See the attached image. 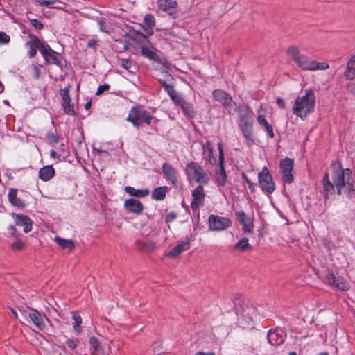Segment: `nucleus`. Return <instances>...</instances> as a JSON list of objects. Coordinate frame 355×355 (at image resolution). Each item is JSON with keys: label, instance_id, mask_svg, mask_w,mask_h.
Returning a JSON list of instances; mask_svg holds the SVG:
<instances>
[{"label": "nucleus", "instance_id": "nucleus-1", "mask_svg": "<svg viewBox=\"0 0 355 355\" xmlns=\"http://www.w3.org/2000/svg\"><path fill=\"white\" fill-rule=\"evenodd\" d=\"M332 179L334 183H331L329 180V176L327 173H325L323 176L322 185L326 198L329 195L334 194L335 189L338 195H340L342 193H349L354 190V180L349 168L334 170Z\"/></svg>", "mask_w": 355, "mask_h": 355}, {"label": "nucleus", "instance_id": "nucleus-2", "mask_svg": "<svg viewBox=\"0 0 355 355\" xmlns=\"http://www.w3.org/2000/svg\"><path fill=\"white\" fill-rule=\"evenodd\" d=\"M286 54L297 67L303 71H314L317 70H325L329 68L328 63L318 62L306 55L302 54L300 49L295 45L289 46L286 49Z\"/></svg>", "mask_w": 355, "mask_h": 355}, {"label": "nucleus", "instance_id": "nucleus-3", "mask_svg": "<svg viewBox=\"0 0 355 355\" xmlns=\"http://www.w3.org/2000/svg\"><path fill=\"white\" fill-rule=\"evenodd\" d=\"M239 116L238 125L243 137L245 139L248 146H252L254 144L253 138V112L245 104H240L237 107Z\"/></svg>", "mask_w": 355, "mask_h": 355}, {"label": "nucleus", "instance_id": "nucleus-4", "mask_svg": "<svg viewBox=\"0 0 355 355\" xmlns=\"http://www.w3.org/2000/svg\"><path fill=\"white\" fill-rule=\"evenodd\" d=\"M315 97L312 89H308L304 94L298 96L292 106L294 115L304 120L314 110Z\"/></svg>", "mask_w": 355, "mask_h": 355}, {"label": "nucleus", "instance_id": "nucleus-5", "mask_svg": "<svg viewBox=\"0 0 355 355\" xmlns=\"http://www.w3.org/2000/svg\"><path fill=\"white\" fill-rule=\"evenodd\" d=\"M185 174L189 182L195 181L200 184L207 185L210 182V175L198 162H191L185 166Z\"/></svg>", "mask_w": 355, "mask_h": 355}, {"label": "nucleus", "instance_id": "nucleus-6", "mask_svg": "<svg viewBox=\"0 0 355 355\" xmlns=\"http://www.w3.org/2000/svg\"><path fill=\"white\" fill-rule=\"evenodd\" d=\"M217 146L218 150V165L214 169V180L219 190H221V188L226 185L227 175L224 167L225 155L223 144L219 142Z\"/></svg>", "mask_w": 355, "mask_h": 355}, {"label": "nucleus", "instance_id": "nucleus-7", "mask_svg": "<svg viewBox=\"0 0 355 355\" xmlns=\"http://www.w3.org/2000/svg\"><path fill=\"white\" fill-rule=\"evenodd\" d=\"M152 119L153 116L147 110L137 107H132L127 117V120L135 127L139 126L141 121L150 124Z\"/></svg>", "mask_w": 355, "mask_h": 355}, {"label": "nucleus", "instance_id": "nucleus-8", "mask_svg": "<svg viewBox=\"0 0 355 355\" xmlns=\"http://www.w3.org/2000/svg\"><path fill=\"white\" fill-rule=\"evenodd\" d=\"M259 185L261 191L267 195H270L275 190V184L268 168L264 166L258 173Z\"/></svg>", "mask_w": 355, "mask_h": 355}, {"label": "nucleus", "instance_id": "nucleus-9", "mask_svg": "<svg viewBox=\"0 0 355 355\" xmlns=\"http://www.w3.org/2000/svg\"><path fill=\"white\" fill-rule=\"evenodd\" d=\"M209 230L210 231H223L232 225V220L227 217L211 214L208 219Z\"/></svg>", "mask_w": 355, "mask_h": 355}, {"label": "nucleus", "instance_id": "nucleus-10", "mask_svg": "<svg viewBox=\"0 0 355 355\" xmlns=\"http://www.w3.org/2000/svg\"><path fill=\"white\" fill-rule=\"evenodd\" d=\"M21 312L28 315L34 325L40 330H44L46 327L44 322V316L38 311L31 307L19 308Z\"/></svg>", "mask_w": 355, "mask_h": 355}, {"label": "nucleus", "instance_id": "nucleus-11", "mask_svg": "<svg viewBox=\"0 0 355 355\" xmlns=\"http://www.w3.org/2000/svg\"><path fill=\"white\" fill-rule=\"evenodd\" d=\"M324 282L340 291H347L349 288V284L346 279L340 276H335L330 272L326 273Z\"/></svg>", "mask_w": 355, "mask_h": 355}, {"label": "nucleus", "instance_id": "nucleus-12", "mask_svg": "<svg viewBox=\"0 0 355 355\" xmlns=\"http://www.w3.org/2000/svg\"><path fill=\"white\" fill-rule=\"evenodd\" d=\"M214 98L220 103L229 112L232 109L234 101L231 96L222 89H215L212 92Z\"/></svg>", "mask_w": 355, "mask_h": 355}, {"label": "nucleus", "instance_id": "nucleus-13", "mask_svg": "<svg viewBox=\"0 0 355 355\" xmlns=\"http://www.w3.org/2000/svg\"><path fill=\"white\" fill-rule=\"evenodd\" d=\"M279 166L283 180L286 183L291 184L293 181V176L292 174L293 168V159L289 158L284 159L280 162Z\"/></svg>", "mask_w": 355, "mask_h": 355}, {"label": "nucleus", "instance_id": "nucleus-14", "mask_svg": "<svg viewBox=\"0 0 355 355\" xmlns=\"http://www.w3.org/2000/svg\"><path fill=\"white\" fill-rule=\"evenodd\" d=\"M40 53L44 59L49 64H58L60 60L61 55L59 53L53 50L46 43L41 46Z\"/></svg>", "mask_w": 355, "mask_h": 355}, {"label": "nucleus", "instance_id": "nucleus-15", "mask_svg": "<svg viewBox=\"0 0 355 355\" xmlns=\"http://www.w3.org/2000/svg\"><path fill=\"white\" fill-rule=\"evenodd\" d=\"M235 215L238 221L242 225L243 230L248 234L252 233L254 229L253 218L247 216L243 210L236 211Z\"/></svg>", "mask_w": 355, "mask_h": 355}, {"label": "nucleus", "instance_id": "nucleus-16", "mask_svg": "<svg viewBox=\"0 0 355 355\" xmlns=\"http://www.w3.org/2000/svg\"><path fill=\"white\" fill-rule=\"evenodd\" d=\"M192 201L191 207L192 209H198L204 204L205 193L203 187L201 184L198 185L191 192Z\"/></svg>", "mask_w": 355, "mask_h": 355}, {"label": "nucleus", "instance_id": "nucleus-17", "mask_svg": "<svg viewBox=\"0 0 355 355\" xmlns=\"http://www.w3.org/2000/svg\"><path fill=\"white\" fill-rule=\"evenodd\" d=\"M202 159L206 164L214 166L216 164V159L214 155V145L210 141L202 144Z\"/></svg>", "mask_w": 355, "mask_h": 355}, {"label": "nucleus", "instance_id": "nucleus-18", "mask_svg": "<svg viewBox=\"0 0 355 355\" xmlns=\"http://www.w3.org/2000/svg\"><path fill=\"white\" fill-rule=\"evenodd\" d=\"M191 247V240L189 237L179 242L175 247L170 250L166 256L175 258L179 256L182 252L189 250Z\"/></svg>", "mask_w": 355, "mask_h": 355}, {"label": "nucleus", "instance_id": "nucleus-19", "mask_svg": "<svg viewBox=\"0 0 355 355\" xmlns=\"http://www.w3.org/2000/svg\"><path fill=\"white\" fill-rule=\"evenodd\" d=\"M11 216L15 225L23 226L25 233H28L32 230V220L28 216L15 213L11 214Z\"/></svg>", "mask_w": 355, "mask_h": 355}, {"label": "nucleus", "instance_id": "nucleus-20", "mask_svg": "<svg viewBox=\"0 0 355 355\" xmlns=\"http://www.w3.org/2000/svg\"><path fill=\"white\" fill-rule=\"evenodd\" d=\"M285 339V334L282 329H270L268 333V343L272 345H279Z\"/></svg>", "mask_w": 355, "mask_h": 355}, {"label": "nucleus", "instance_id": "nucleus-21", "mask_svg": "<svg viewBox=\"0 0 355 355\" xmlns=\"http://www.w3.org/2000/svg\"><path fill=\"white\" fill-rule=\"evenodd\" d=\"M164 178L169 181L173 185L178 184V172L176 169L167 163H164L162 166Z\"/></svg>", "mask_w": 355, "mask_h": 355}, {"label": "nucleus", "instance_id": "nucleus-22", "mask_svg": "<svg viewBox=\"0 0 355 355\" xmlns=\"http://www.w3.org/2000/svg\"><path fill=\"white\" fill-rule=\"evenodd\" d=\"M124 208L127 211L135 214H140L144 210V205L138 200L130 198L125 200Z\"/></svg>", "mask_w": 355, "mask_h": 355}, {"label": "nucleus", "instance_id": "nucleus-23", "mask_svg": "<svg viewBox=\"0 0 355 355\" xmlns=\"http://www.w3.org/2000/svg\"><path fill=\"white\" fill-rule=\"evenodd\" d=\"M31 40L26 44L29 47L28 55L31 58H34L37 54V49L40 51L41 46L44 45V42L40 40L37 37L30 35Z\"/></svg>", "mask_w": 355, "mask_h": 355}, {"label": "nucleus", "instance_id": "nucleus-24", "mask_svg": "<svg viewBox=\"0 0 355 355\" xmlns=\"http://www.w3.org/2000/svg\"><path fill=\"white\" fill-rule=\"evenodd\" d=\"M261 110L262 106H261L260 109L258 110V114L257 118V123L260 126L264 128L270 138H273L275 136L273 128L272 125L269 124V123L266 119V116L261 114Z\"/></svg>", "mask_w": 355, "mask_h": 355}, {"label": "nucleus", "instance_id": "nucleus-25", "mask_svg": "<svg viewBox=\"0 0 355 355\" xmlns=\"http://www.w3.org/2000/svg\"><path fill=\"white\" fill-rule=\"evenodd\" d=\"M344 76L346 79L349 80L355 78V54L349 59Z\"/></svg>", "mask_w": 355, "mask_h": 355}, {"label": "nucleus", "instance_id": "nucleus-26", "mask_svg": "<svg viewBox=\"0 0 355 355\" xmlns=\"http://www.w3.org/2000/svg\"><path fill=\"white\" fill-rule=\"evenodd\" d=\"M55 175V169L51 165H47L40 169L39 178L43 181L51 180Z\"/></svg>", "mask_w": 355, "mask_h": 355}, {"label": "nucleus", "instance_id": "nucleus-27", "mask_svg": "<svg viewBox=\"0 0 355 355\" xmlns=\"http://www.w3.org/2000/svg\"><path fill=\"white\" fill-rule=\"evenodd\" d=\"M17 192L15 189H10L8 194L9 202L16 207L24 208L25 203L20 198H17Z\"/></svg>", "mask_w": 355, "mask_h": 355}, {"label": "nucleus", "instance_id": "nucleus-28", "mask_svg": "<svg viewBox=\"0 0 355 355\" xmlns=\"http://www.w3.org/2000/svg\"><path fill=\"white\" fill-rule=\"evenodd\" d=\"M125 191L130 196L137 198H144L150 193V191L148 189H137L130 186L125 187Z\"/></svg>", "mask_w": 355, "mask_h": 355}, {"label": "nucleus", "instance_id": "nucleus-29", "mask_svg": "<svg viewBox=\"0 0 355 355\" xmlns=\"http://www.w3.org/2000/svg\"><path fill=\"white\" fill-rule=\"evenodd\" d=\"M144 23L145 26H146L145 28L146 35H144L145 37H147L153 33V27L155 24V17L151 14H148L145 16Z\"/></svg>", "mask_w": 355, "mask_h": 355}, {"label": "nucleus", "instance_id": "nucleus-30", "mask_svg": "<svg viewBox=\"0 0 355 355\" xmlns=\"http://www.w3.org/2000/svg\"><path fill=\"white\" fill-rule=\"evenodd\" d=\"M141 52L142 55L152 60H156L158 58L155 48L151 44L142 46Z\"/></svg>", "mask_w": 355, "mask_h": 355}, {"label": "nucleus", "instance_id": "nucleus-31", "mask_svg": "<svg viewBox=\"0 0 355 355\" xmlns=\"http://www.w3.org/2000/svg\"><path fill=\"white\" fill-rule=\"evenodd\" d=\"M184 115L189 118H193L196 115V112L193 107V105L186 102L184 100L182 103L179 105Z\"/></svg>", "mask_w": 355, "mask_h": 355}, {"label": "nucleus", "instance_id": "nucleus-32", "mask_svg": "<svg viewBox=\"0 0 355 355\" xmlns=\"http://www.w3.org/2000/svg\"><path fill=\"white\" fill-rule=\"evenodd\" d=\"M168 187L166 186L157 187L152 193V198L156 200H162L165 198Z\"/></svg>", "mask_w": 355, "mask_h": 355}, {"label": "nucleus", "instance_id": "nucleus-33", "mask_svg": "<svg viewBox=\"0 0 355 355\" xmlns=\"http://www.w3.org/2000/svg\"><path fill=\"white\" fill-rule=\"evenodd\" d=\"M54 241L62 248L71 250L75 248L74 243L71 239H65L56 236L55 237Z\"/></svg>", "mask_w": 355, "mask_h": 355}, {"label": "nucleus", "instance_id": "nucleus-34", "mask_svg": "<svg viewBox=\"0 0 355 355\" xmlns=\"http://www.w3.org/2000/svg\"><path fill=\"white\" fill-rule=\"evenodd\" d=\"M158 6L159 9L163 11H166L171 8H175L177 6V2L173 0H158Z\"/></svg>", "mask_w": 355, "mask_h": 355}, {"label": "nucleus", "instance_id": "nucleus-35", "mask_svg": "<svg viewBox=\"0 0 355 355\" xmlns=\"http://www.w3.org/2000/svg\"><path fill=\"white\" fill-rule=\"evenodd\" d=\"M251 248L248 242V239L246 237L241 238L234 246L235 250L245 251Z\"/></svg>", "mask_w": 355, "mask_h": 355}, {"label": "nucleus", "instance_id": "nucleus-36", "mask_svg": "<svg viewBox=\"0 0 355 355\" xmlns=\"http://www.w3.org/2000/svg\"><path fill=\"white\" fill-rule=\"evenodd\" d=\"M98 27L101 31L110 33L113 31V28L111 24L107 21L105 19H101L98 21Z\"/></svg>", "mask_w": 355, "mask_h": 355}, {"label": "nucleus", "instance_id": "nucleus-37", "mask_svg": "<svg viewBox=\"0 0 355 355\" xmlns=\"http://www.w3.org/2000/svg\"><path fill=\"white\" fill-rule=\"evenodd\" d=\"M167 94H168L171 100L174 102V103L178 106L184 101V99L180 95H178V94L173 88H168Z\"/></svg>", "mask_w": 355, "mask_h": 355}, {"label": "nucleus", "instance_id": "nucleus-38", "mask_svg": "<svg viewBox=\"0 0 355 355\" xmlns=\"http://www.w3.org/2000/svg\"><path fill=\"white\" fill-rule=\"evenodd\" d=\"M62 106L65 114L71 116L76 114L73 105L71 103V101L62 102Z\"/></svg>", "mask_w": 355, "mask_h": 355}, {"label": "nucleus", "instance_id": "nucleus-39", "mask_svg": "<svg viewBox=\"0 0 355 355\" xmlns=\"http://www.w3.org/2000/svg\"><path fill=\"white\" fill-rule=\"evenodd\" d=\"M73 319L74 320L73 329L76 332L80 333L81 331V328H80V325L82 322V318L80 315H78L77 313H73Z\"/></svg>", "mask_w": 355, "mask_h": 355}, {"label": "nucleus", "instance_id": "nucleus-40", "mask_svg": "<svg viewBox=\"0 0 355 355\" xmlns=\"http://www.w3.org/2000/svg\"><path fill=\"white\" fill-rule=\"evenodd\" d=\"M69 89H70V86L67 85L64 89L60 90V95L62 97V102L67 101H71V98L69 94Z\"/></svg>", "mask_w": 355, "mask_h": 355}, {"label": "nucleus", "instance_id": "nucleus-41", "mask_svg": "<svg viewBox=\"0 0 355 355\" xmlns=\"http://www.w3.org/2000/svg\"><path fill=\"white\" fill-rule=\"evenodd\" d=\"M243 318H248L250 320L256 316L255 311L253 309L248 308L244 309L241 313Z\"/></svg>", "mask_w": 355, "mask_h": 355}, {"label": "nucleus", "instance_id": "nucleus-42", "mask_svg": "<svg viewBox=\"0 0 355 355\" xmlns=\"http://www.w3.org/2000/svg\"><path fill=\"white\" fill-rule=\"evenodd\" d=\"M89 343L90 346L92 347V349L94 350L99 351L101 349V344L96 337H94V336L91 337L89 338Z\"/></svg>", "mask_w": 355, "mask_h": 355}, {"label": "nucleus", "instance_id": "nucleus-43", "mask_svg": "<svg viewBox=\"0 0 355 355\" xmlns=\"http://www.w3.org/2000/svg\"><path fill=\"white\" fill-rule=\"evenodd\" d=\"M30 21L31 25L37 30H40L44 27L43 24L39 19H33Z\"/></svg>", "mask_w": 355, "mask_h": 355}, {"label": "nucleus", "instance_id": "nucleus-44", "mask_svg": "<svg viewBox=\"0 0 355 355\" xmlns=\"http://www.w3.org/2000/svg\"><path fill=\"white\" fill-rule=\"evenodd\" d=\"M10 37L4 32H0V45L8 43Z\"/></svg>", "mask_w": 355, "mask_h": 355}, {"label": "nucleus", "instance_id": "nucleus-45", "mask_svg": "<svg viewBox=\"0 0 355 355\" xmlns=\"http://www.w3.org/2000/svg\"><path fill=\"white\" fill-rule=\"evenodd\" d=\"M37 4L42 6H48L56 2V0H34Z\"/></svg>", "mask_w": 355, "mask_h": 355}, {"label": "nucleus", "instance_id": "nucleus-46", "mask_svg": "<svg viewBox=\"0 0 355 355\" xmlns=\"http://www.w3.org/2000/svg\"><path fill=\"white\" fill-rule=\"evenodd\" d=\"M24 246V243L21 241H17L12 243L11 248L13 250H19L23 249Z\"/></svg>", "mask_w": 355, "mask_h": 355}, {"label": "nucleus", "instance_id": "nucleus-47", "mask_svg": "<svg viewBox=\"0 0 355 355\" xmlns=\"http://www.w3.org/2000/svg\"><path fill=\"white\" fill-rule=\"evenodd\" d=\"M41 69L40 66L34 65L33 67V75L35 79H38L40 77Z\"/></svg>", "mask_w": 355, "mask_h": 355}, {"label": "nucleus", "instance_id": "nucleus-48", "mask_svg": "<svg viewBox=\"0 0 355 355\" xmlns=\"http://www.w3.org/2000/svg\"><path fill=\"white\" fill-rule=\"evenodd\" d=\"M110 88V85H107V84H104V85H100L98 89H97V91L96 92V95H101L105 91H107Z\"/></svg>", "mask_w": 355, "mask_h": 355}, {"label": "nucleus", "instance_id": "nucleus-49", "mask_svg": "<svg viewBox=\"0 0 355 355\" xmlns=\"http://www.w3.org/2000/svg\"><path fill=\"white\" fill-rule=\"evenodd\" d=\"M47 138L49 143L51 144H57L59 140L58 136L54 134H48Z\"/></svg>", "mask_w": 355, "mask_h": 355}, {"label": "nucleus", "instance_id": "nucleus-50", "mask_svg": "<svg viewBox=\"0 0 355 355\" xmlns=\"http://www.w3.org/2000/svg\"><path fill=\"white\" fill-rule=\"evenodd\" d=\"M177 217V214L175 212H170L166 216V222L170 223L174 220Z\"/></svg>", "mask_w": 355, "mask_h": 355}, {"label": "nucleus", "instance_id": "nucleus-51", "mask_svg": "<svg viewBox=\"0 0 355 355\" xmlns=\"http://www.w3.org/2000/svg\"><path fill=\"white\" fill-rule=\"evenodd\" d=\"M67 345L69 349H74L77 345L73 339H68L67 340Z\"/></svg>", "mask_w": 355, "mask_h": 355}, {"label": "nucleus", "instance_id": "nucleus-52", "mask_svg": "<svg viewBox=\"0 0 355 355\" xmlns=\"http://www.w3.org/2000/svg\"><path fill=\"white\" fill-rule=\"evenodd\" d=\"M121 65L124 69H129L132 66V63L130 60L124 59L121 61Z\"/></svg>", "mask_w": 355, "mask_h": 355}, {"label": "nucleus", "instance_id": "nucleus-53", "mask_svg": "<svg viewBox=\"0 0 355 355\" xmlns=\"http://www.w3.org/2000/svg\"><path fill=\"white\" fill-rule=\"evenodd\" d=\"M276 103L280 108H285L286 104L282 98L277 97L276 98Z\"/></svg>", "mask_w": 355, "mask_h": 355}, {"label": "nucleus", "instance_id": "nucleus-54", "mask_svg": "<svg viewBox=\"0 0 355 355\" xmlns=\"http://www.w3.org/2000/svg\"><path fill=\"white\" fill-rule=\"evenodd\" d=\"M8 229L10 231V234L12 236H16V232H17V230L16 228L15 227L14 225H10L9 227H8Z\"/></svg>", "mask_w": 355, "mask_h": 355}, {"label": "nucleus", "instance_id": "nucleus-55", "mask_svg": "<svg viewBox=\"0 0 355 355\" xmlns=\"http://www.w3.org/2000/svg\"><path fill=\"white\" fill-rule=\"evenodd\" d=\"M246 182L248 185V188L249 189L252 191V192H254V184L252 182H250L248 179L246 180Z\"/></svg>", "mask_w": 355, "mask_h": 355}, {"label": "nucleus", "instance_id": "nucleus-56", "mask_svg": "<svg viewBox=\"0 0 355 355\" xmlns=\"http://www.w3.org/2000/svg\"><path fill=\"white\" fill-rule=\"evenodd\" d=\"M96 45V42L94 40H91L87 42V46L89 48H94Z\"/></svg>", "mask_w": 355, "mask_h": 355}, {"label": "nucleus", "instance_id": "nucleus-57", "mask_svg": "<svg viewBox=\"0 0 355 355\" xmlns=\"http://www.w3.org/2000/svg\"><path fill=\"white\" fill-rule=\"evenodd\" d=\"M195 355H215V353L212 352L205 353L204 352L199 351V352H196V354Z\"/></svg>", "mask_w": 355, "mask_h": 355}, {"label": "nucleus", "instance_id": "nucleus-58", "mask_svg": "<svg viewBox=\"0 0 355 355\" xmlns=\"http://www.w3.org/2000/svg\"><path fill=\"white\" fill-rule=\"evenodd\" d=\"M163 87H164L165 91L167 92L168 88H173L172 86L168 85L165 82L162 83Z\"/></svg>", "mask_w": 355, "mask_h": 355}, {"label": "nucleus", "instance_id": "nucleus-59", "mask_svg": "<svg viewBox=\"0 0 355 355\" xmlns=\"http://www.w3.org/2000/svg\"><path fill=\"white\" fill-rule=\"evenodd\" d=\"M50 154L51 157H55L57 155V153L54 150H51Z\"/></svg>", "mask_w": 355, "mask_h": 355}, {"label": "nucleus", "instance_id": "nucleus-60", "mask_svg": "<svg viewBox=\"0 0 355 355\" xmlns=\"http://www.w3.org/2000/svg\"><path fill=\"white\" fill-rule=\"evenodd\" d=\"M4 90V86L3 83L0 81V94H1Z\"/></svg>", "mask_w": 355, "mask_h": 355}, {"label": "nucleus", "instance_id": "nucleus-61", "mask_svg": "<svg viewBox=\"0 0 355 355\" xmlns=\"http://www.w3.org/2000/svg\"><path fill=\"white\" fill-rule=\"evenodd\" d=\"M91 107V102H87L85 105V109L88 110L89 107Z\"/></svg>", "mask_w": 355, "mask_h": 355}, {"label": "nucleus", "instance_id": "nucleus-62", "mask_svg": "<svg viewBox=\"0 0 355 355\" xmlns=\"http://www.w3.org/2000/svg\"><path fill=\"white\" fill-rule=\"evenodd\" d=\"M12 313L15 315V318H17V313L16 311L13 309H10Z\"/></svg>", "mask_w": 355, "mask_h": 355}, {"label": "nucleus", "instance_id": "nucleus-63", "mask_svg": "<svg viewBox=\"0 0 355 355\" xmlns=\"http://www.w3.org/2000/svg\"><path fill=\"white\" fill-rule=\"evenodd\" d=\"M288 355H297V354L294 352H291Z\"/></svg>", "mask_w": 355, "mask_h": 355}, {"label": "nucleus", "instance_id": "nucleus-64", "mask_svg": "<svg viewBox=\"0 0 355 355\" xmlns=\"http://www.w3.org/2000/svg\"><path fill=\"white\" fill-rule=\"evenodd\" d=\"M318 355H328V354H327V353H320V354H318Z\"/></svg>", "mask_w": 355, "mask_h": 355}]
</instances>
